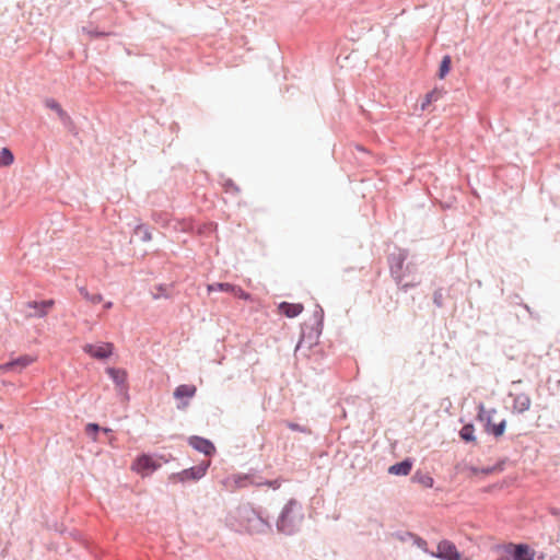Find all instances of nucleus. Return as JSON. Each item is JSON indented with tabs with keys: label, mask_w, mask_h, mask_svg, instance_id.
I'll return each mask as SVG.
<instances>
[{
	"label": "nucleus",
	"mask_w": 560,
	"mask_h": 560,
	"mask_svg": "<svg viewBox=\"0 0 560 560\" xmlns=\"http://www.w3.org/2000/svg\"><path fill=\"white\" fill-rule=\"evenodd\" d=\"M237 516L241 524L250 534L264 533L269 527L268 523L250 506L240 508Z\"/></svg>",
	"instance_id": "f257e3e1"
},
{
	"label": "nucleus",
	"mask_w": 560,
	"mask_h": 560,
	"mask_svg": "<svg viewBox=\"0 0 560 560\" xmlns=\"http://www.w3.org/2000/svg\"><path fill=\"white\" fill-rule=\"evenodd\" d=\"M497 413L495 409L487 410L482 405L479 406L478 417L486 421V432L492 434L495 438H501L505 432L506 421L501 420L495 422L493 416Z\"/></svg>",
	"instance_id": "f03ea898"
},
{
	"label": "nucleus",
	"mask_w": 560,
	"mask_h": 560,
	"mask_svg": "<svg viewBox=\"0 0 560 560\" xmlns=\"http://www.w3.org/2000/svg\"><path fill=\"white\" fill-rule=\"evenodd\" d=\"M298 509L296 502L290 501L282 510V513L278 520V529L290 534L295 525V520L300 518V515H295Z\"/></svg>",
	"instance_id": "7ed1b4c3"
},
{
	"label": "nucleus",
	"mask_w": 560,
	"mask_h": 560,
	"mask_svg": "<svg viewBox=\"0 0 560 560\" xmlns=\"http://www.w3.org/2000/svg\"><path fill=\"white\" fill-rule=\"evenodd\" d=\"M114 349L112 342L86 343L83 346V351L97 360L108 359L114 353Z\"/></svg>",
	"instance_id": "20e7f679"
},
{
	"label": "nucleus",
	"mask_w": 560,
	"mask_h": 560,
	"mask_svg": "<svg viewBox=\"0 0 560 560\" xmlns=\"http://www.w3.org/2000/svg\"><path fill=\"white\" fill-rule=\"evenodd\" d=\"M430 555L442 560H462V555L456 546L446 539L441 540L438 544L436 552H431Z\"/></svg>",
	"instance_id": "39448f33"
},
{
	"label": "nucleus",
	"mask_w": 560,
	"mask_h": 560,
	"mask_svg": "<svg viewBox=\"0 0 560 560\" xmlns=\"http://www.w3.org/2000/svg\"><path fill=\"white\" fill-rule=\"evenodd\" d=\"M505 552L511 557L512 560H535V551L527 545L510 544L505 548Z\"/></svg>",
	"instance_id": "423d86ee"
},
{
	"label": "nucleus",
	"mask_w": 560,
	"mask_h": 560,
	"mask_svg": "<svg viewBox=\"0 0 560 560\" xmlns=\"http://www.w3.org/2000/svg\"><path fill=\"white\" fill-rule=\"evenodd\" d=\"M209 466L210 460L203 462L197 466L183 470L176 476V478L179 481L200 479L202 476H205Z\"/></svg>",
	"instance_id": "0eeeda50"
},
{
	"label": "nucleus",
	"mask_w": 560,
	"mask_h": 560,
	"mask_svg": "<svg viewBox=\"0 0 560 560\" xmlns=\"http://www.w3.org/2000/svg\"><path fill=\"white\" fill-rule=\"evenodd\" d=\"M159 467L152 457L148 455H142L137 458V460L132 465V469L143 476L151 474Z\"/></svg>",
	"instance_id": "6e6552de"
},
{
	"label": "nucleus",
	"mask_w": 560,
	"mask_h": 560,
	"mask_svg": "<svg viewBox=\"0 0 560 560\" xmlns=\"http://www.w3.org/2000/svg\"><path fill=\"white\" fill-rule=\"evenodd\" d=\"M34 362V359L30 355H22L8 363L0 364V372H9L14 369L23 370Z\"/></svg>",
	"instance_id": "1a4fd4ad"
},
{
	"label": "nucleus",
	"mask_w": 560,
	"mask_h": 560,
	"mask_svg": "<svg viewBox=\"0 0 560 560\" xmlns=\"http://www.w3.org/2000/svg\"><path fill=\"white\" fill-rule=\"evenodd\" d=\"M189 444L197 451L203 453L205 455H211L215 451L214 445L210 441L199 436L190 438Z\"/></svg>",
	"instance_id": "9d476101"
},
{
	"label": "nucleus",
	"mask_w": 560,
	"mask_h": 560,
	"mask_svg": "<svg viewBox=\"0 0 560 560\" xmlns=\"http://www.w3.org/2000/svg\"><path fill=\"white\" fill-rule=\"evenodd\" d=\"M197 393V387L192 384H183L175 388L174 398L183 400L184 398H192Z\"/></svg>",
	"instance_id": "9b49d317"
},
{
	"label": "nucleus",
	"mask_w": 560,
	"mask_h": 560,
	"mask_svg": "<svg viewBox=\"0 0 560 560\" xmlns=\"http://www.w3.org/2000/svg\"><path fill=\"white\" fill-rule=\"evenodd\" d=\"M530 404H532V401H530V398L528 395L517 394L514 397L512 408H513V411L523 413L529 409Z\"/></svg>",
	"instance_id": "f8f14e48"
},
{
	"label": "nucleus",
	"mask_w": 560,
	"mask_h": 560,
	"mask_svg": "<svg viewBox=\"0 0 560 560\" xmlns=\"http://www.w3.org/2000/svg\"><path fill=\"white\" fill-rule=\"evenodd\" d=\"M303 308L304 307L302 304H293V303H288V302H282L279 305L280 313H282L283 315H285L287 317H290V318L300 315L302 313Z\"/></svg>",
	"instance_id": "ddd939ff"
},
{
	"label": "nucleus",
	"mask_w": 560,
	"mask_h": 560,
	"mask_svg": "<svg viewBox=\"0 0 560 560\" xmlns=\"http://www.w3.org/2000/svg\"><path fill=\"white\" fill-rule=\"evenodd\" d=\"M412 468V463L409 459L402 460L400 463H397L395 465H392L388 468V472L392 475H400V476H407L410 474Z\"/></svg>",
	"instance_id": "4468645a"
},
{
	"label": "nucleus",
	"mask_w": 560,
	"mask_h": 560,
	"mask_svg": "<svg viewBox=\"0 0 560 560\" xmlns=\"http://www.w3.org/2000/svg\"><path fill=\"white\" fill-rule=\"evenodd\" d=\"M106 372L118 386L125 385L127 381V372L125 370L108 368Z\"/></svg>",
	"instance_id": "2eb2a0df"
},
{
	"label": "nucleus",
	"mask_w": 560,
	"mask_h": 560,
	"mask_svg": "<svg viewBox=\"0 0 560 560\" xmlns=\"http://www.w3.org/2000/svg\"><path fill=\"white\" fill-rule=\"evenodd\" d=\"M79 292L86 302L93 305L103 302V295L101 293H91L85 287H80Z\"/></svg>",
	"instance_id": "dca6fc26"
},
{
	"label": "nucleus",
	"mask_w": 560,
	"mask_h": 560,
	"mask_svg": "<svg viewBox=\"0 0 560 560\" xmlns=\"http://www.w3.org/2000/svg\"><path fill=\"white\" fill-rule=\"evenodd\" d=\"M14 162V155L8 148H2L0 151V167H7Z\"/></svg>",
	"instance_id": "f3484780"
},
{
	"label": "nucleus",
	"mask_w": 560,
	"mask_h": 560,
	"mask_svg": "<svg viewBox=\"0 0 560 560\" xmlns=\"http://www.w3.org/2000/svg\"><path fill=\"white\" fill-rule=\"evenodd\" d=\"M460 438L466 442H475V428L472 424H465L459 431Z\"/></svg>",
	"instance_id": "a211bd4d"
},
{
	"label": "nucleus",
	"mask_w": 560,
	"mask_h": 560,
	"mask_svg": "<svg viewBox=\"0 0 560 560\" xmlns=\"http://www.w3.org/2000/svg\"><path fill=\"white\" fill-rule=\"evenodd\" d=\"M451 65H452L451 57L448 55L444 56L441 61L439 74H438L440 79H444L446 77V74L451 70Z\"/></svg>",
	"instance_id": "6ab92c4d"
},
{
	"label": "nucleus",
	"mask_w": 560,
	"mask_h": 560,
	"mask_svg": "<svg viewBox=\"0 0 560 560\" xmlns=\"http://www.w3.org/2000/svg\"><path fill=\"white\" fill-rule=\"evenodd\" d=\"M413 479L420 483L423 488H432L434 485V480L430 475L427 474H417L413 476Z\"/></svg>",
	"instance_id": "aec40b11"
},
{
	"label": "nucleus",
	"mask_w": 560,
	"mask_h": 560,
	"mask_svg": "<svg viewBox=\"0 0 560 560\" xmlns=\"http://www.w3.org/2000/svg\"><path fill=\"white\" fill-rule=\"evenodd\" d=\"M442 96V91L434 89L433 91L429 92L425 95L424 102L422 103L421 107L424 109L428 105H430L432 102L438 101Z\"/></svg>",
	"instance_id": "412c9836"
},
{
	"label": "nucleus",
	"mask_w": 560,
	"mask_h": 560,
	"mask_svg": "<svg viewBox=\"0 0 560 560\" xmlns=\"http://www.w3.org/2000/svg\"><path fill=\"white\" fill-rule=\"evenodd\" d=\"M231 285L232 284L228 283V282L211 283V284L207 285V291L209 293L214 292V291L230 292Z\"/></svg>",
	"instance_id": "4be33fe9"
},
{
	"label": "nucleus",
	"mask_w": 560,
	"mask_h": 560,
	"mask_svg": "<svg viewBox=\"0 0 560 560\" xmlns=\"http://www.w3.org/2000/svg\"><path fill=\"white\" fill-rule=\"evenodd\" d=\"M54 305L52 300L43 301L40 303H35L34 306L38 308V316H45L49 308H51Z\"/></svg>",
	"instance_id": "5701e85b"
},
{
	"label": "nucleus",
	"mask_w": 560,
	"mask_h": 560,
	"mask_svg": "<svg viewBox=\"0 0 560 560\" xmlns=\"http://www.w3.org/2000/svg\"><path fill=\"white\" fill-rule=\"evenodd\" d=\"M230 293H232L234 296L242 299V300H250V294L245 292L241 287L232 284L230 289Z\"/></svg>",
	"instance_id": "b1692460"
},
{
	"label": "nucleus",
	"mask_w": 560,
	"mask_h": 560,
	"mask_svg": "<svg viewBox=\"0 0 560 560\" xmlns=\"http://www.w3.org/2000/svg\"><path fill=\"white\" fill-rule=\"evenodd\" d=\"M100 427L96 423H89L85 427V432L93 438V440H96V433L98 432Z\"/></svg>",
	"instance_id": "393cba45"
},
{
	"label": "nucleus",
	"mask_w": 560,
	"mask_h": 560,
	"mask_svg": "<svg viewBox=\"0 0 560 560\" xmlns=\"http://www.w3.org/2000/svg\"><path fill=\"white\" fill-rule=\"evenodd\" d=\"M47 106L55 110L59 116H63L65 112L61 108V106L56 101H49L47 102Z\"/></svg>",
	"instance_id": "a878e982"
},
{
	"label": "nucleus",
	"mask_w": 560,
	"mask_h": 560,
	"mask_svg": "<svg viewBox=\"0 0 560 560\" xmlns=\"http://www.w3.org/2000/svg\"><path fill=\"white\" fill-rule=\"evenodd\" d=\"M415 544L420 548L422 549L423 551L428 552V542L422 539L421 537H416L415 538Z\"/></svg>",
	"instance_id": "bb28decb"
},
{
	"label": "nucleus",
	"mask_w": 560,
	"mask_h": 560,
	"mask_svg": "<svg viewBox=\"0 0 560 560\" xmlns=\"http://www.w3.org/2000/svg\"><path fill=\"white\" fill-rule=\"evenodd\" d=\"M237 486L238 487H246L248 485V477L247 476H244V477H237V479L235 480Z\"/></svg>",
	"instance_id": "cd10ccee"
},
{
	"label": "nucleus",
	"mask_w": 560,
	"mask_h": 560,
	"mask_svg": "<svg viewBox=\"0 0 560 560\" xmlns=\"http://www.w3.org/2000/svg\"><path fill=\"white\" fill-rule=\"evenodd\" d=\"M267 485H268L269 487L275 488V489L279 487V482H278V481H269V482H267Z\"/></svg>",
	"instance_id": "c85d7f7f"
},
{
	"label": "nucleus",
	"mask_w": 560,
	"mask_h": 560,
	"mask_svg": "<svg viewBox=\"0 0 560 560\" xmlns=\"http://www.w3.org/2000/svg\"><path fill=\"white\" fill-rule=\"evenodd\" d=\"M112 307H113V302H110V301H108V302H106V303L104 304V308H105V310H109V308H112Z\"/></svg>",
	"instance_id": "c756f323"
},
{
	"label": "nucleus",
	"mask_w": 560,
	"mask_h": 560,
	"mask_svg": "<svg viewBox=\"0 0 560 560\" xmlns=\"http://www.w3.org/2000/svg\"><path fill=\"white\" fill-rule=\"evenodd\" d=\"M498 560H512L511 557L505 552L502 557H500Z\"/></svg>",
	"instance_id": "7c9ffc66"
},
{
	"label": "nucleus",
	"mask_w": 560,
	"mask_h": 560,
	"mask_svg": "<svg viewBox=\"0 0 560 560\" xmlns=\"http://www.w3.org/2000/svg\"><path fill=\"white\" fill-rule=\"evenodd\" d=\"M187 406H188V402L184 401L180 405H178V408H186Z\"/></svg>",
	"instance_id": "2f4dec72"
},
{
	"label": "nucleus",
	"mask_w": 560,
	"mask_h": 560,
	"mask_svg": "<svg viewBox=\"0 0 560 560\" xmlns=\"http://www.w3.org/2000/svg\"><path fill=\"white\" fill-rule=\"evenodd\" d=\"M290 428L295 430L298 427L295 424H291Z\"/></svg>",
	"instance_id": "473e14b6"
},
{
	"label": "nucleus",
	"mask_w": 560,
	"mask_h": 560,
	"mask_svg": "<svg viewBox=\"0 0 560 560\" xmlns=\"http://www.w3.org/2000/svg\"><path fill=\"white\" fill-rule=\"evenodd\" d=\"M145 240H151V235L147 234Z\"/></svg>",
	"instance_id": "72a5a7b5"
},
{
	"label": "nucleus",
	"mask_w": 560,
	"mask_h": 560,
	"mask_svg": "<svg viewBox=\"0 0 560 560\" xmlns=\"http://www.w3.org/2000/svg\"><path fill=\"white\" fill-rule=\"evenodd\" d=\"M0 429H2V424H0Z\"/></svg>",
	"instance_id": "f704fd0d"
}]
</instances>
